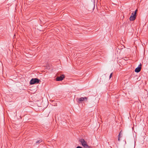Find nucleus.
Segmentation results:
<instances>
[{
    "mask_svg": "<svg viewBox=\"0 0 148 148\" xmlns=\"http://www.w3.org/2000/svg\"><path fill=\"white\" fill-rule=\"evenodd\" d=\"M82 145L85 148H89V146L87 145V142L84 139H82L79 140Z\"/></svg>",
    "mask_w": 148,
    "mask_h": 148,
    "instance_id": "obj_1",
    "label": "nucleus"
},
{
    "mask_svg": "<svg viewBox=\"0 0 148 148\" xmlns=\"http://www.w3.org/2000/svg\"><path fill=\"white\" fill-rule=\"evenodd\" d=\"M40 80L37 78H32L31 79L30 82L31 84H38L39 83Z\"/></svg>",
    "mask_w": 148,
    "mask_h": 148,
    "instance_id": "obj_2",
    "label": "nucleus"
},
{
    "mask_svg": "<svg viewBox=\"0 0 148 148\" xmlns=\"http://www.w3.org/2000/svg\"><path fill=\"white\" fill-rule=\"evenodd\" d=\"M64 77V75H62L61 76L58 77L56 78V80L57 81H62Z\"/></svg>",
    "mask_w": 148,
    "mask_h": 148,
    "instance_id": "obj_3",
    "label": "nucleus"
},
{
    "mask_svg": "<svg viewBox=\"0 0 148 148\" xmlns=\"http://www.w3.org/2000/svg\"><path fill=\"white\" fill-rule=\"evenodd\" d=\"M141 69V64H140L135 69V71L136 73H138L140 71Z\"/></svg>",
    "mask_w": 148,
    "mask_h": 148,
    "instance_id": "obj_4",
    "label": "nucleus"
},
{
    "mask_svg": "<svg viewBox=\"0 0 148 148\" xmlns=\"http://www.w3.org/2000/svg\"><path fill=\"white\" fill-rule=\"evenodd\" d=\"M87 98L86 97H81L79 99V101L80 102L84 101L85 102L87 101Z\"/></svg>",
    "mask_w": 148,
    "mask_h": 148,
    "instance_id": "obj_5",
    "label": "nucleus"
},
{
    "mask_svg": "<svg viewBox=\"0 0 148 148\" xmlns=\"http://www.w3.org/2000/svg\"><path fill=\"white\" fill-rule=\"evenodd\" d=\"M136 16H131L130 18V21H134L136 18Z\"/></svg>",
    "mask_w": 148,
    "mask_h": 148,
    "instance_id": "obj_6",
    "label": "nucleus"
},
{
    "mask_svg": "<svg viewBox=\"0 0 148 148\" xmlns=\"http://www.w3.org/2000/svg\"><path fill=\"white\" fill-rule=\"evenodd\" d=\"M45 66H46V68L47 69H50V65L49 64H47Z\"/></svg>",
    "mask_w": 148,
    "mask_h": 148,
    "instance_id": "obj_7",
    "label": "nucleus"
},
{
    "mask_svg": "<svg viewBox=\"0 0 148 148\" xmlns=\"http://www.w3.org/2000/svg\"><path fill=\"white\" fill-rule=\"evenodd\" d=\"M41 141L40 140H38L36 142V143L37 144V143H40V142H41Z\"/></svg>",
    "mask_w": 148,
    "mask_h": 148,
    "instance_id": "obj_8",
    "label": "nucleus"
},
{
    "mask_svg": "<svg viewBox=\"0 0 148 148\" xmlns=\"http://www.w3.org/2000/svg\"><path fill=\"white\" fill-rule=\"evenodd\" d=\"M131 16H136V14H134V12H133L132 13Z\"/></svg>",
    "mask_w": 148,
    "mask_h": 148,
    "instance_id": "obj_9",
    "label": "nucleus"
},
{
    "mask_svg": "<svg viewBox=\"0 0 148 148\" xmlns=\"http://www.w3.org/2000/svg\"><path fill=\"white\" fill-rule=\"evenodd\" d=\"M137 11V10H136L134 12V14H136V12Z\"/></svg>",
    "mask_w": 148,
    "mask_h": 148,
    "instance_id": "obj_10",
    "label": "nucleus"
},
{
    "mask_svg": "<svg viewBox=\"0 0 148 148\" xmlns=\"http://www.w3.org/2000/svg\"><path fill=\"white\" fill-rule=\"evenodd\" d=\"M76 148H82V147H81L80 146H78Z\"/></svg>",
    "mask_w": 148,
    "mask_h": 148,
    "instance_id": "obj_11",
    "label": "nucleus"
},
{
    "mask_svg": "<svg viewBox=\"0 0 148 148\" xmlns=\"http://www.w3.org/2000/svg\"><path fill=\"white\" fill-rule=\"evenodd\" d=\"M121 132H120V133H119V136H120L121 135Z\"/></svg>",
    "mask_w": 148,
    "mask_h": 148,
    "instance_id": "obj_12",
    "label": "nucleus"
},
{
    "mask_svg": "<svg viewBox=\"0 0 148 148\" xmlns=\"http://www.w3.org/2000/svg\"><path fill=\"white\" fill-rule=\"evenodd\" d=\"M112 77V75H110L109 76L110 78Z\"/></svg>",
    "mask_w": 148,
    "mask_h": 148,
    "instance_id": "obj_13",
    "label": "nucleus"
},
{
    "mask_svg": "<svg viewBox=\"0 0 148 148\" xmlns=\"http://www.w3.org/2000/svg\"><path fill=\"white\" fill-rule=\"evenodd\" d=\"M120 136H119V137H118V140H119H119H120Z\"/></svg>",
    "mask_w": 148,
    "mask_h": 148,
    "instance_id": "obj_14",
    "label": "nucleus"
},
{
    "mask_svg": "<svg viewBox=\"0 0 148 148\" xmlns=\"http://www.w3.org/2000/svg\"><path fill=\"white\" fill-rule=\"evenodd\" d=\"M112 74V73H111V74Z\"/></svg>",
    "mask_w": 148,
    "mask_h": 148,
    "instance_id": "obj_15",
    "label": "nucleus"
}]
</instances>
